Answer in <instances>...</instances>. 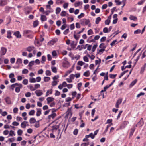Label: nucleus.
I'll use <instances>...</instances> for the list:
<instances>
[{
    "instance_id": "44",
    "label": "nucleus",
    "mask_w": 146,
    "mask_h": 146,
    "mask_svg": "<svg viewBox=\"0 0 146 146\" xmlns=\"http://www.w3.org/2000/svg\"><path fill=\"white\" fill-rule=\"evenodd\" d=\"M94 33L91 29H90L88 31V34L89 35H92Z\"/></svg>"
},
{
    "instance_id": "24",
    "label": "nucleus",
    "mask_w": 146,
    "mask_h": 146,
    "mask_svg": "<svg viewBox=\"0 0 146 146\" xmlns=\"http://www.w3.org/2000/svg\"><path fill=\"white\" fill-rule=\"evenodd\" d=\"M52 89H50L49 90H47L46 92L45 96L46 97L48 96L49 95V94H52Z\"/></svg>"
},
{
    "instance_id": "18",
    "label": "nucleus",
    "mask_w": 146,
    "mask_h": 146,
    "mask_svg": "<svg viewBox=\"0 0 146 146\" xmlns=\"http://www.w3.org/2000/svg\"><path fill=\"white\" fill-rule=\"evenodd\" d=\"M93 36H90L87 40V42H88L90 43L92 42H95L94 40L93 39H92V37Z\"/></svg>"
},
{
    "instance_id": "59",
    "label": "nucleus",
    "mask_w": 146,
    "mask_h": 146,
    "mask_svg": "<svg viewBox=\"0 0 146 146\" xmlns=\"http://www.w3.org/2000/svg\"><path fill=\"white\" fill-rule=\"evenodd\" d=\"M117 76V74H110V78H111L113 79L114 78Z\"/></svg>"
},
{
    "instance_id": "11",
    "label": "nucleus",
    "mask_w": 146,
    "mask_h": 146,
    "mask_svg": "<svg viewBox=\"0 0 146 146\" xmlns=\"http://www.w3.org/2000/svg\"><path fill=\"white\" fill-rule=\"evenodd\" d=\"M35 49V47L33 46H29L27 48L26 50L29 52H31Z\"/></svg>"
},
{
    "instance_id": "9",
    "label": "nucleus",
    "mask_w": 146,
    "mask_h": 146,
    "mask_svg": "<svg viewBox=\"0 0 146 146\" xmlns=\"http://www.w3.org/2000/svg\"><path fill=\"white\" fill-rule=\"evenodd\" d=\"M122 102V99H119L117 101L115 104V107L117 108L119 107V105H120Z\"/></svg>"
},
{
    "instance_id": "33",
    "label": "nucleus",
    "mask_w": 146,
    "mask_h": 146,
    "mask_svg": "<svg viewBox=\"0 0 146 146\" xmlns=\"http://www.w3.org/2000/svg\"><path fill=\"white\" fill-rule=\"evenodd\" d=\"M15 135V132L12 130H11L10 131L9 133V136H14Z\"/></svg>"
},
{
    "instance_id": "19",
    "label": "nucleus",
    "mask_w": 146,
    "mask_h": 146,
    "mask_svg": "<svg viewBox=\"0 0 146 146\" xmlns=\"http://www.w3.org/2000/svg\"><path fill=\"white\" fill-rule=\"evenodd\" d=\"M34 123L33 126L37 128L39 127L40 123L39 121H36Z\"/></svg>"
},
{
    "instance_id": "43",
    "label": "nucleus",
    "mask_w": 146,
    "mask_h": 146,
    "mask_svg": "<svg viewBox=\"0 0 146 146\" xmlns=\"http://www.w3.org/2000/svg\"><path fill=\"white\" fill-rule=\"evenodd\" d=\"M61 9L60 8L57 7L56 9V14H58L60 11Z\"/></svg>"
},
{
    "instance_id": "16",
    "label": "nucleus",
    "mask_w": 146,
    "mask_h": 146,
    "mask_svg": "<svg viewBox=\"0 0 146 146\" xmlns=\"http://www.w3.org/2000/svg\"><path fill=\"white\" fill-rule=\"evenodd\" d=\"M37 112L36 115L38 117L40 116L41 114V110L40 108H37L36 109Z\"/></svg>"
},
{
    "instance_id": "57",
    "label": "nucleus",
    "mask_w": 146,
    "mask_h": 146,
    "mask_svg": "<svg viewBox=\"0 0 146 146\" xmlns=\"http://www.w3.org/2000/svg\"><path fill=\"white\" fill-rule=\"evenodd\" d=\"M46 76H50L51 74V72L49 70H47L46 71Z\"/></svg>"
},
{
    "instance_id": "58",
    "label": "nucleus",
    "mask_w": 146,
    "mask_h": 146,
    "mask_svg": "<svg viewBox=\"0 0 146 146\" xmlns=\"http://www.w3.org/2000/svg\"><path fill=\"white\" fill-rule=\"evenodd\" d=\"M110 23V20L107 19L105 20V23L106 25H109Z\"/></svg>"
},
{
    "instance_id": "63",
    "label": "nucleus",
    "mask_w": 146,
    "mask_h": 146,
    "mask_svg": "<svg viewBox=\"0 0 146 146\" xmlns=\"http://www.w3.org/2000/svg\"><path fill=\"white\" fill-rule=\"evenodd\" d=\"M84 60L86 62H88L89 61L88 59L86 56H84L83 57Z\"/></svg>"
},
{
    "instance_id": "6",
    "label": "nucleus",
    "mask_w": 146,
    "mask_h": 146,
    "mask_svg": "<svg viewBox=\"0 0 146 146\" xmlns=\"http://www.w3.org/2000/svg\"><path fill=\"white\" fill-rule=\"evenodd\" d=\"M7 51V49L5 47H2L1 48L0 53L2 55H4L6 53Z\"/></svg>"
},
{
    "instance_id": "1",
    "label": "nucleus",
    "mask_w": 146,
    "mask_h": 146,
    "mask_svg": "<svg viewBox=\"0 0 146 146\" xmlns=\"http://www.w3.org/2000/svg\"><path fill=\"white\" fill-rule=\"evenodd\" d=\"M80 22L81 24L84 25H87L90 22V21L89 19H83L80 20Z\"/></svg>"
},
{
    "instance_id": "42",
    "label": "nucleus",
    "mask_w": 146,
    "mask_h": 146,
    "mask_svg": "<svg viewBox=\"0 0 146 146\" xmlns=\"http://www.w3.org/2000/svg\"><path fill=\"white\" fill-rule=\"evenodd\" d=\"M64 1L62 0H56V4H61L64 2Z\"/></svg>"
},
{
    "instance_id": "10",
    "label": "nucleus",
    "mask_w": 146,
    "mask_h": 146,
    "mask_svg": "<svg viewBox=\"0 0 146 146\" xmlns=\"http://www.w3.org/2000/svg\"><path fill=\"white\" fill-rule=\"evenodd\" d=\"M14 35L17 38H20L21 37V36L20 34V32L19 31H16L14 33Z\"/></svg>"
},
{
    "instance_id": "20",
    "label": "nucleus",
    "mask_w": 146,
    "mask_h": 146,
    "mask_svg": "<svg viewBox=\"0 0 146 146\" xmlns=\"http://www.w3.org/2000/svg\"><path fill=\"white\" fill-rule=\"evenodd\" d=\"M57 39H53L50 41L48 43L50 44V45H52L57 41Z\"/></svg>"
},
{
    "instance_id": "41",
    "label": "nucleus",
    "mask_w": 146,
    "mask_h": 146,
    "mask_svg": "<svg viewBox=\"0 0 146 146\" xmlns=\"http://www.w3.org/2000/svg\"><path fill=\"white\" fill-rule=\"evenodd\" d=\"M35 113V111L34 110H32L30 111L29 113V115H33Z\"/></svg>"
},
{
    "instance_id": "48",
    "label": "nucleus",
    "mask_w": 146,
    "mask_h": 146,
    "mask_svg": "<svg viewBox=\"0 0 146 146\" xmlns=\"http://www.w3.org/2000/svg\"><path fill=\"white\" fill-rule=\"evenodd\" d=\"M97 46V44H95L93 45L92 49V52H94Z\"/></svg>"
},
{
    "instance_id": "54",
    "label": "nucleus",
    "mask_w": 146,
    "mask_h": 146,
    "mask_svg": "<svg viewBox=\"0 0 146 146\" xmlns=\"http://www.w3.org/2000/svg\"><path fill=\"white\" fill-rule=\"evenodd\" d=\"M12 124L13 126H17L19 124V123L16 121H14L12 123Z\"/></svg>"
},
{
    "instance_id": "26",
    "label": "nucleus",
    "mask_w": 146,
    "mask_h": 146,
    "mask_svg": "<svg viewBox=\"0 0 146 146\" xmlns=\"http://www.w3.org/2000/svg\"><path fill=\"white\" fill-rule=\"evenodd\" d=\"M76 45V44L75 43L74 41H72L70 44L71 47L73 48H74Z\"/></svg>"
},
{
    "instance_id": "28",
    "label": "nucleus",
    "mask_w": 146,
    "mask_h": 146,
    "mask_svg": "<svg viewBox=\"0 0 146 146\" xmlns=\"http://www.w3.org/2000/svg\"><path fill=\"white\" fill-rule=\"evenodd\" d=\"M135 129L134 127H133L131 129L130 132V136H132L135 130Z\"/></svg>"
},
{
    "instance_id": "30",
    "label": "nucleus",
    "mask_w": 146,
    "mask_h": 146,
    "mask_svg": "<svg viewBox=\"0 0 146 146\" xmlns=\"http://www.w3.org/2000/svg\"><path fill=\"white\" fill-rule=\"evenodd\" d=\"M17 85H18V83H16L11 85L10 87V88L13 90L14 88H16V86H17Z\"/></svg>"
},
{
    "instance_id": "64",
    "label": "nucleus",
    "mask_w": 146,
    "mask_h": 146,
    "mask_svg": "<svg viewBox=\"0 0 146 146\" xmlns=\"http://www.w3.org/2000/svg\"><path fill=\"white\" fill-rule=\"evenodd\" d=\"M69 32L68 29H66L63 32V33L64 35H67Z\"/></svg>"
},
{
    "instance_id": "46",
    "label": "nucleus",
    "mask_w": 146,
    "mask_h": 146,
    "mask_svg": "<svg viewBox=\"0 0 146 146\" xmlns=\"http://www.w3.org/2000/svg\"><path fill=\"white\" fill-rule=\"evenodd\" d=\"M51 69L52 71L54 73H56L57 72V69L55 67H51Z\"/></svg>"
},
{
    "instance_id": "23",
    "label": "nucleus",
    "mask_w": 146,
    "mask_h": 146,
    "mask_svg": "<svg viewBox=\"0 0 146 146\" xmlns=\"http://www.w3.org/2000/svg\"><path fill=\"white\" fill-rule=\"evenodd\" d=\"M137 80L136 79L135 80H134L129 85V87L130 88L132 87L137 82Z\"/></svg>"
},
{
    "instance_id": "52",
    "label": "nucleus",
    "mask_w": 146,
    "mask_h": 146,
    "mask_svg": "<svg viewBox=\"0 0 146 146\" xmlns=\"http://www.w3.org/2000/svg\"><path fill=\"white\" fill-rule=\"evenodd\" d=\"M145 1V0H141V1L138 2L137 4L139 5H142L144 3Z\"/></svg>"
},
{
    "instance_id": "49",
    "label": "nucleus",
    "mask_w": 146,
    "mask_h": 146,
    "mask_svg": "<svg viewBox=\"0 0 146 146\" xmlns=\"http://www.w3.org/2000/svg\"><path fill=\"white\" fill-rule=\"evenodd\" d=\"M66 13L65 11H62L60 13V15L61 16H65L66 15Z\"/></svg>"
},
{
    "instance_id": "38",
    "label": "nucleus",
    "mask_w": 146,
    "mask_h": 146,
    "mask_svg": "<svg viewBox=\"0 0 146 146\" xmlns=\"http://www.w3.org/2000/svg\"><path fill=\"white\" fill-rule=\"evenodd\" d=\"M101 18L99 17H98L96 19L95 23L96 24H98L99 22L101 21Z\"/></svg>"
},
{
    "instance_id": "7",
    "label": "nucleus",
    "mask_w": 146,
    "mask_h": 146,
    "mask_svg": "<svg viewBox=\"0 0 146 146\" xmlns=\"http://www.w3.org/2000/svg\"><path fill=\"white\" fill-rule=\"evenodd\" d=\"M7 37L9 39H12V37L11 36V31H7Z\"/></svg>"
},
{
    "instance_id": "34",
    "label": "nucleus",
    "mask_w": 146,
    "mask_h": 146,
    "mask_svg": "<svg viewBox=\"0 0 146 146\" xmlns=\"http://www.w3.org/2000/svg\"><path fill=\"white\" fill-rule=\"evenodd\" d=\"M90 73L89 70L87 71L83 74V75L86 77H88L90 76Z\"/></svg>"
},
{
    "instance_id": "51",
    "label": "nucleus",
    "mask_w": 146,
    "mask_h": 146,
    "mask_svg": "<svg viewBox=\"0 0 146 146\" xmlns=\"http://www.w3.org/2000/svg\"><path fill=\"white\" fill-rule=\"evenodd\" d=\"M17 133L18 135H21L23 133V131L21 129H19L17 131Z\"/></svg>"
},
{
    "instance_id": "8",
    "label": "nucleus",
    "mask_w": 146,
    "mask_h": 146,
    "mask_svg": "<svg viewBox=\"0 0 146 146\" xmlns=\"http://www.w3.org/2000/svg\"><path fill=\"white\" fill-rule=\"evenodd\" d=\"M129 123V122L127 121H124L122 123V124L121 125V129H124V128Z\"/></svg>"
},
{
    "instance_id": "13",
    "label": "nucleus",
    "mask_w": 146,
    "mask_h": 146,
    "mask_svg": "<svg viewBox=\"0 0 146 146\" xmlns=\"http://www.w3.org/2000/svg\"><path fill=\"white\" fill-rule=\"evenodd\" d=\"M54 98L51 97H48L46 99L47 103L48 104H49L50 102L54 101Z\"/></svg>"
},
{
    "instance_id": "4",
    "label": "nucleus",
    "mask_w": 146,
    "mask_h": 146,
    "mask_svg": "<svg viewBox=\"0 0 146 146\" xmlns=\"http://www.w3.org/2000/svg\"><path fill=\"white\" fill-rule=\"evenodd\" d=\"M21 125L22 128H25L26 126H29V123L27 121H23L21 123Z\"/></svg>"
},
{
    "instance_id": "31",
    "label": "nucleus",
    "mask_w": 146,
    "mask_h": 146,
    "mask_svg": "<svg viewBox=\"0 0 146 146\" xmlns=\"http://www.w3.org/2000/svg\"><path fill=\"white\" fill-rule=\"evenodd\" d=\"M29 82L31 83H35L36 82V79L34 78H30Z\"/></svg>"
},
{
    "instance_id": "35",
    "label": "nucleus",
    "mask_w": 146,
    "mask_h": 146,
    "mask_svg": "<svg viewBox=\"0 0 146 146\" xmlns=\"http://www.w3.org/2000/svg\"><path fill=\"white\" fill-rule=\"evenodd\" d=\"M41 19L42 21H45L47 20V18L46 16L44 15H41Z\"/></svg>"
},
{
    "instance_id": "15",
    "label": "nucleus",
    "mask_w": 146,
    "mask_h": 146,
    "mask_svg": "<svg viewBox=\"0 0 146 146\" xmlns=\"http://www.w3.org/2000/svg\"><path fill=\"white\" fill-rule=\"evenodd\" d=\"M56 116V114L55 113H53L51 114L48 115V119L50 120L51 118L54 119Z\"/></svg>"
},
{
    "instance_id": "17",
    "label": "nucleus",
    "mask_w": 146,
    "mask_h": 146,
    "mask_svg": "<svg viewBox=\"0 0 146 146\" xmlns=\"http://www.w3.org/2000/svg\"><path fill=\"white\" fill-rule=\"evenodd\" d=\"M36 121V120L33 117L30 118L29 121L30 124H34Z\"/></svg>"
},
{
    "instance_id": "37",
    "label": "nucleus",
    "mask_w": 146,
    "mask_h": 146,
    "mask_svg": "<svg viewBox=\"0 0 146 146\" xmlns=\"http://www.w3.org/2000/svg\"><path fill=\"white\" fill-rule=\"evenodd\" d=\"M38 25V21L37 20L34 21L33 23V27H36Z\"/></svg>"
},
{
    "instance_id": "55",
    "label": "nucleus",
    "mask_w": 146,
    "mask_h": 146,
    "mask_svg": "<svg viewBox=\"0 0 146 146\" xmlns=\"http://www.w3.org/2000/svg\"><path fill=\"white\" fill-rule=\"evenodd\" d=\"M22 118L20 117L17 116L16 117V120L17 121H20L21 122L22 121Z\"/></svg>"
},
{
    "instance_id": "50",
    "label": "nucleus",
    "mask_w": 146,
    "mask_h": 146,
    "mask_svg": "<svg viewBox=\"0 0 146 146\" xmlns=\"http://www.w3.org/2000/svg\"><path fill=\"white\" fill-rule=\"evenodd\" d=\"M112 125V123H111V125H108L106 127V128L105 129L104 131V133H106L108 131V128Z\"/></svg>"
},
{
    "instance_id": "47",
    "label": "nucleus",
    "mask_w": 146,
    "mask_h": 146,
    "mask_svg": "<svg viewBox=\"0 0 146 146\" xmlns=\"http://www.w3.org/2000/svg\"><path fill=\"white\" fill-rule=\"evenodd\" d=\"M22 83L24 85H27L28 83V80L27 79H24L22 82Z\"/></svg>"
},
{
    "instance_id": "62",
    "label": "nucleus",
    "mask_w": 146,
    "mask_h": 146,
    "mask_svg": "<svg viewBox=\"0 0 146 146\" xmlns=\"http://www.w3.org/2000/svg\"><path fill=\"white\" fill-rule=\"evenodd\" d=\"M84 14L83 13H81L80 15H79L78 16V19H80L81 18L84 17Z\"/></svg>"
},
{
    "instance_id": "3",
    "label": "nucleus",
    "mask_w": 146,
    "mask_h": 146,
    "mask_svg": "<svg viewBox=\"0 0 146 146\" xmlns=\"http://www.w3.org/2000/svg\"><path fill=\"white\" fill-rule=\"evenodd\" d=\"M35 93L36 94L37 96L39 97L41 96L43 94L42 90H36Z\"/></svg>"
},
{
    "instance_id": "40",
    "label": "nucleus",
    "mask_w": 146,
    "mask_h": 146,
    "mask_svg": "<svg viewBox=\"0 0 146 146\" xmlns=\"http://www.w3.org/2000/svg\"><path fill=\"white\" fill-rule=\"evenodd\" d=\"M34 88L35 90L39 88L40 87V85L38 84H36L34 85Z\"/></svg>"
},
{
    "instance_id": "36",
    "label": "nucleus",
    "mask_w": 146,
    "mask_h": 146,
    "mask_svg": "<svg viewBox=\"0 0 146 146\" xmlns=\"http://www.w3.org/2000/svg\"><path fill=\"white\" fill-rule=\"evenodd\" d=\"M67 114L68 115H70L71 116L72 114V113L71 112V110L70 108H69L67 111Z\"/></svg>"
},
{
    "instance_id": "45",
    "label": "nucleus",
    "mask_w": 146,
    "mask_h": 146,
    "mask_svg": "<svg viewBox=\"0 0 146 146\" xmlns=\"http://www.w3.org/2000/svg\"><path fill=\"white\" fill-rule=\"evenodd\" d=\"M85 64V63L82 61H79L77 63V64L80 66H82Z\"/></svg>"
},
{
    "instance_id": "32",
    "label": "nucleus",
    "mask_w": 146,
    "mask_h": 146,
    "mask_svg": "<svg viewBox=\"0 0 146 146\" xmlns=\"http://www.w3.org/2000/svg\"><path fill=\"white\" fill-rule=\"evenodd\" d=\"M31 32V31L29 30H25L23 31V34L25 36L27 34Z\"/></svg>"
},
{
    "instance_id": "2",
    "label": "nucleus",
    "mask_w": 146,
    "mask_h": 146,
    "mask_svg": "<svg viewBox=\"0 0 146 146\" xmlns=\"http://www.w3.org/2000/svg\"><path fill=\"white\" fill-rule=\"evenodd\" d=\"M17 85V87L15 88V91L17 93H19L20 91V89L22 88L23 86L21 84H18V85Z\"/></svg>"
},
{
    "instance_id": "21",
    "label": "nucleus",
    "mask_w": 146,
    "mask_h": 146,
    "mask_svg": "<svg viewBox=\"0 0 146 146\" xmlns=\"http://www.w3.org/2000/svg\"><path fill=\"white\" fill-rule=\"evenodd\" d=\"M59 125H54L52 126V131H53L54 130H56L59 128Z\"/></svg>"
},
{
    "instance_id": "25",
    "label": "nucleus",
    "mask_w": 146,
    "mask_h": 146,
    "mask_svg": "<svg viewBox=\"0 0 146 146\" xmlns=\"http://www.w3.org/2000/svg\"><path fill=\"white\" fill-rule=\"evenodd\" d=\"M92 133H90L88 135H86L85 137L86 138L91 137L92 139H93L94 138V136L93 135Z\"/></svg>"
},
{
    "instance_id": "53",
    "label": "nucleus",
    "mask_w": 146,
    "mask_h": 146,
    "mask_svg": "<svg viewBox=\"0 0 146 146\" xmlns=\"http://www.w3.org/2000/svg\"><path fill=\"white\" fill-rule=\"evenodd\" d=\"M42 61L41 62L42 63H44V62L46 60V57L45 56H43L42 57Z\"/></svg>"
},
{
    "instance_id": "39",
    "label": "nucleus",
    "mask_w": 146,
    "mask_h": 146,
    "mask_svg": "<svg viewBox=\"0 0 146 146\" xmlns=\"http://www.w3.org/2000/svg\"><path fill=\"white\" fill-rule=\"evenodd\" d=\"M50 79V78L48 77H44V82H46L49 81Z\"/></svg>"
},
{
    "instance_id": "60",
    "label": "nucleus",
    "mask_w": 146,
    "mask_h": 146,
    "mask_svg": "<svg viewBox=\"0 0 146 146\" xmlns=\"http://www.w3.org/2000/svg\"><path fill=\"white\" fill-rule=\"evenodd\" d=\"M89 144V143H82L81 145V146H87Z\"/></svg>"
},
{
    "instance_id": "56",
    "label": "nucleus",
    "mask_w": 146,
    "mask_h": 146,
    "mask_svg": "<svg viewBox=\"0 0 146 146\" xmlns=\"http://www.w3.org/2000/svg\"><path fill=\"white\" fill-rule=\"evenodd\" d=\"M34 64V61H32L29 63L28 66L30 67H31Z\"/></svg>"
},
{
    "instance_id": "12",
    "label": "nucleus",
    "mask_w": 146,
    "mask_h": 146,
    "mask_svg": "<svg viewBox=\"0 0 146 146\" xmlns=\"http://www.w3.org/2000/svg\"><path fill=\"white\" fill-rule=\"evenodd\" d=\"M5 101L8 104H11V99L9 97H7L5 99Z\"/></svg>"
},
{
    "instance_id": "29",
    "label": "nucleus",
    "mask_w": 146,
    "mask_h": 146,
    "mask_svg": "<svg viewBox=\"0 0 146 146\" xmlns=\"http://www.w3.org/2000/svg\"><path fill=\"white\" fill-rule=\"evenodd\" d=\"M106 46L104 43H102L101 44L99 45V48H100L102 49H105V48H106Z\"/></svg>"
},
{
    "instance_id": "22",
    "label": "nucleus",
    "mask_w": 146,
    "mask_h": 146,
    "mask_svg": "<svg viewBox=\"0 0 146 146\" xmlns=\"http://www.w3.org/2000/svg\"><path fill=\"white\" fill-rule=\"evenodd\" d=\"M27 87L31 91H34L35 90L34 87L32 84H29L27 86Z\"/></svg>"
},
{
    "instance_id": "5",
    "label": "nucleus",
    "mask_w": 146,
    "mask_h": 146,
    "mask_svg": "<svg viewBox=\"0 0 146 146\" xmlns=\"http://www.w3.org/2000/svg\"><path fill=\"white\" fill-rule=\"evenodd\" d=\"M144 124L143 120V118H142L140 121L136 125L137 127H140L142 126Z\"/></svg>"
},
{
    "instance_id": "14",
    "label": "nucleus",
    "mask_w": 146,
    "mask_h": 146,
    "mask_svg": "<svg viewBox=\"0 0 146 146\" xmlns=\"http://www.w3.org/2000/svg\"><path fill=\"white\" fill-rule=\"evenodd\" d=\"M7 1L5 0H1L0 1V6H3L7 4Z\"/></svg>"
},
{
    "instance_id": "61",
    "label": "nucleus",
    "mask_w": 146,
    "mask_h": 146,
    "mask_svg": "<svg viewBox=\"0 0 146 146\" xmlns=\"http://www.w3.org/2000/svg\"><path fill=\"white\" fill-rule=\"evenodd\" d=\"M28 72V70L25 69H24L22 72V73L23 74H26Z\"/></svg>"
},
{
    "instance_id": "27",
    "label": "nucleus",
    "mask_w": 146,
    "mask_h": 146,
    "mask_svg": "<svg viewBox=\"0 0 146 146\" xmlns=\"http://www.w3.org/2000/svg\"><path fill=\"white\" fill-rule=\"evenodd\" d=\"M129 18L131 20H132L134 21H136L137 20V18L135 16L133 15H130Z\"/></svg>"
}]
</instances>
